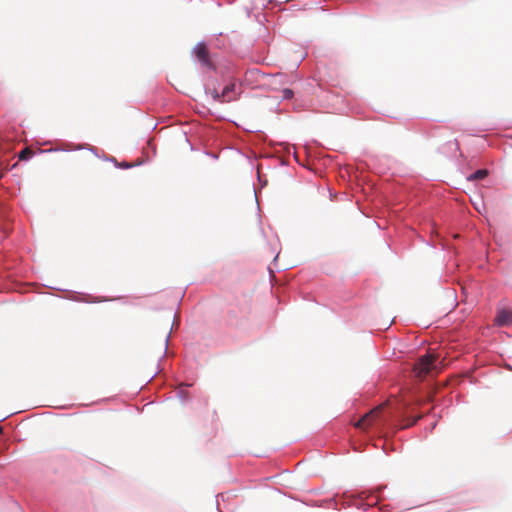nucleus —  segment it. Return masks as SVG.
<instances>
[{"mask_svg":"<svg viewBox=\"0 0 512 512\" xmlns=\"http://www.w3.org/2000/svg\"><path fill=\"white\" fill-rule=\"evenodd\" d=\"M440 362L438 356L432 353H427L421 356L414 364L413 372L415 377L424 378L426 375L440 370Z\"/></svg>","mask_w":512,"mask_h":512,"instance_id":"1","label":"nucleus"},{"mask_svg":"<svg viewBox=\"0 0 512 512\" xmlns=\"http://www.w3.org/2000/svg\"><path fill=\"white\" fill-rule=\"evenodd\" d=\"M193 54L201 66L206 69L215 70V63L205 43H197L193 48Z\"/></svg>","mask_w":512,"mask_h":512,"instance_id":"2","label":"nucleus"},{"mask_svg":"<svg viewBox=\"0 0 512 512\" xmlns=\"http://www.w3.org/2000/svg\"><path fill=\"white\" fill-rule=\"evenodd\" d=\"M384 406L385 404H382L370 410L355 423V427L362 430L371 427L379 418Z\"/></svg>","mask_w":512,"mask_h":512,"instance_id":"3","label":"nucleus"},{"mask_svg":"<svg viewBox=\"0 0 512 512\" xmlns=\"http://www.w3.org/2000/svg\"><path fill=\"white\" fill-rule=\"evenodd\" d=\"M222 103L235 101L238 98V93L236 92V85L234 83H230L224 87L221 92Z\"/></svg>","mask_w":512,"mask_h":512,"instance_id":"4","label":"nucleus"},{"mask_svg":"<svg viewBox=\"0 0 512 512\" xmlns=\"http://www.w3.org/2000/svg\"><path fill=\"white\" fill-rule=\"evenodd\" d=\"M495 321H496V324L499 326L512 325V311H510V310L499 311L496 316Z\"/></svg>","mask_w":512,"mask_h":512,"instance_id":"5","label":"nucleus"},{"mask_svg":"<svg viewBox=\"0 0 512 512\" xmlns=\"http://www.w3.org/2000/svg\"><path fill=\"white\" fill-rule=\"evenodd\" d=\"M488 175V171L486 169H480L468 176L469 181H476L484 179Z\"/></svg>","mask_w":512,"mask_h":512,"instance_id":"6","label":"nucleus"},{"mask_svg":"<svg viewBox=\"0 0 512 512\" xmlns=\"http://www.w3.org/2000/svg\"><path fill=\"white\" fill-rule=\"evenodd\" d=\"M34 155L30 148H25L19 153V160H28Z\"/></svg>","mask_w":512,"mask_h":512,"instance_id":"7","label":"nucleus"},{"mask_svg":"<svg viewBox=\"0 0 512 512\" xmlns=\"http://www.w3.org/2000/svg\"><path fill=\"white\" fill-rule=\"evenodd\" d=\"M422 416L421 415H418L416 417H414L413 419H410V418H406L404 419V423L402 424L401 428L402 429H405V428H409L411 426H413L414 424L417 423V421L421 418Z\"/></svg>","mask_w":512,"mask_h":512,"instance_id":"8","label":"nucleus"},{"mask_svg":"<svg viewBox=\"0 0 512 512\" xmlns=\"http://www.w3.org/2000/svg\"><path fill=\"white\" fill-rule=\"evenodd\" d=\"M282 94H283L282 95L283 99H287L288 100V99H291L293 97L294 92L291 89L286 88V89H284L282 91Z\"/></svg>","mask_w":512,"mask_h":512,"instance_id":"9","label":"nucleus"},{"mask_svg":"<svg viewBox=\"0 0 512 512\" xmlns=\"http://www.w3.org/2000/svg\"><path fill=\"white\" fill-rule=\"evenodd\" d=\"M211 96L215 101L222 102L221 93H219L216 89L211 90Z\"/></svg>","mask_w":512,"mask_h":512,"instance_id":"10","label":"nucleus"}]
</instances>
